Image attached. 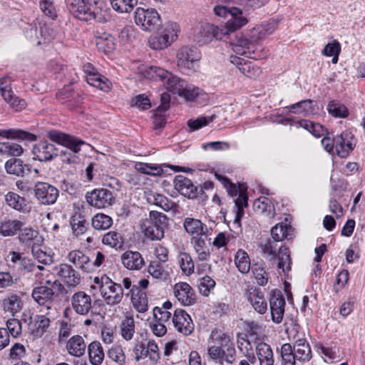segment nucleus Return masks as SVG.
I'll use <instances>...</instances> for the list:
<instances>
[{
	"instance_id": "obj_1",
	"label": "nucleus",
	"mask_w": 365,
	"mask_h": 365,
	"mask_svg": "<svg viewBox=\"0 0 365 365\" xmlns=\"http://www.w3.org/2000/svg\"><path fill=\"white\" fill-rule=\"evenodd\" d=\"M145 76L155 81H162L167 90L187 101H192L199 96V88H192L185 80L162 68L152 66L145 71Z\"/></svg>"
},
{
	"instance_id": "obj_2",
	"label": "nucleus",
	"mask_w": 365,
	"mask_h": 365,
	"mask_svg": "<svg viewBox=\"0 0 365 365\" xmlns=\"http://www.w3.org/2000/svg\"><path fill=\"white\" fill-rule=\"evenodd\" d=\"M212 345L207 348L209 358L223 365L232 364L235 360L236 350L230 336L221 330H213L210 334Z\"/></svg>"
},
{
	"instance_id": "obj_3",
	"label": "nucleus",
	"mask_w": 365,
	"mask_h": 365,
	"mask_svg": "<svg viewBox=\"0 0 365 365\" xmlns=\"http://www.w3.org/2000/svg\"><path fill=\"white\" fill-rule=\"evenodd\" d=\"M168 225V217L158 211H150L149 217L142 219L140 227L144 235L151 240H160L164 237L165 228Z\"/></svg>"
},
{
	"instance_id": "obj_4",
	"label": "nucleus",
	"mask_w": 365,
	"mask_h": 365,
	"mask_svg": "<svg viewBox=\"0 0 365 365\" xmlns=\"http://www.w3.org/2000/svg\"><path fill=\"white\" fill-rule=\"evenodd\" d=\"M67 5L70 12L81 21H101L96 7L85 0H67Z\"/></svg>"
},
{
	"instance_id": "obj_5",
	"label": "nucleus",
	"mask_w": 365,
	"mask_h": 365,
	"mask_svg": "<svg viewBox=\"0 0 365 365\" xmlns=\"http://www.w3.org/2000/svg\"><path fill=\"white\" fill-rule=\"evenodd\" d=\"M101 294L107 304H119L123 297V290L120 284L113 282L108 277L103 275L101 277Z\"/></svg>"
},
{
	"instance_id": "obj_6",
	"label": "nucleus",
	"mask_w": 365,
	"mask_h": 365,
	"mask_svg": "<svg viewBox=\"0 0 365 365\" xmlns=\"http://www.w3.org/2000/svg\"><path fill=\"white\" fill-rule=\"evenodd\" d=\"M178 32L179 26L175 22H169L161 34L150 38L149 45L153 49H164L176 39Z\"/></svg>"
},
{
	"instance_id": "obj_7",
	"label": "nucleus",
	"mask_w": 365,
	"mask_h": 365,
	"mask_svg": "<svg viewBox=\"0 0 365 365\" xmlns=\"http://www.w3.org/2000/svg\"><path fill=\"white\" fill-rule=\"evenodd\" d=\"M135 22L145 31H153L160 24V17L154 9L138 7L135 11Z\"/></svg>"
},
{
	"instance_id": "obj_8",
	"label": "nucleus",
	"mask_w": 365,
	"mask_h": 365,
	"mask_svg": "<svg viewBox=\"0 0 365 365\" xmlns=\"http://www.w3.org/2000/svg\"><path fill=\"white\" fill-rule=\"evenodd\" d=\"M177 64L182 69L195 70V63L201 58V54L194 46H184L177 52Z\"/></svg>"
},
{
	"instance_id": "obj_9",
	"label": "nucleus",
	"mask_w": 365,
	"mask_h": 365,
	"mask_svg": "<svg viewBox=\"0 0 365 365\" xmlns=\"http://www.w3.org/2000/svg\"><path fill=\"white\" fill-rule=\"evenodd\" d=\"M86 197L90 205L98 209L108 207L114 202L113 192L106 188L94 189Z\"/></svg>"
},
{
	"instance_id": "obj_10",
	"label": "nucleus",
	"mask_w": 365,
	"mask_h": 365,
	"mask_svg": "<svg viewBox=\"0 0 365 365\" xmlns=\"http://www.w3.org/2000/svg\"><path fill=\"white\" fill-rule=\"evenodd\" d=\"M233 52L237 55L245 56L250 58L257 59L262 57L258 53L259 46L245 37H240L230 43Z\"/></svg>"
},
{
	"instance_id": "obj_11",
	"label": "nucleus",
	"mask_w": 365,
	"mask_h": 365,
	"mask_svg": "<svg viewBox=\"0 0 365 365\" xmlns=\"http://www.w3.org/2000/svg\"><path fill=\"white\" fill-rule=\"evenodd\" d=\"M47 136L51 141L68 148L74 153H78L81 145L85 144L83 140L76 137L54 130L49 131Z\"/></svg>"
},
{
	"instance_id": "obj_12",
	"label": "nucleus",
	"mask_w": 365,
	"mask_h": 365,
	"mask_svg": "<svg viewBox=\"0 0 365 365\" xmlns=\"http://www.w3.org/2000/svg\"><path fill=\"white\" fill-rule=\"evenodd\" d=\"M35 197L43 205H52L58 197V190L46 182H37L34 187Z\"/></svg>"
},
{
	"instance_id": "obj_13",
	"label": "nucleus",
	"mask_w": 365,
	"mask_h": 365,
	"mask_svg": "<svg viewBox=\"0 0 365 365\" xmlns=\"http://www.w3.org/2000/svg\"><path fill=\"white\" fill-rule=\"evenodd\" d=\"M174 327L182 334L190 335L194 330V324L190 316L183 309H176L173 317Z\"/></svg>"
},
{
	"instance_id": "obj_14",
	"label": "nucleus",
	"mask_w": 365,
	"mask_h": 365,
	"mask_svg": "<svg viewBox=\"0 0 365 365\" xmlns=\"http://www.w3.org/2000/svg\"><path fill=\"white\" fill-rule=\"evenodd\" d=\"M58 149L46 140L40 141L34 145L32 153L34 159L39 161H50L58 155Z\"/></svg>"
},
{
	"instance_id": "obj_15",
	"label": "nucleus",
	"mask_w": 365,
	"mask_h": 365,
	"mask_svg": "<svg viewBox=\"0 0 365 365\" xmlns=\"http://www.w3.org/2000/svg\"><path fill=\"white\" fill-rule=\"evenodd\" d=\"M353 138L354 135L349 131H344L334 138L335 152L338 156L346 158L354 150Z\"/></svg>"
},
{
	"instance_id": "obj_16",
	"label": "nucleus",
	"mask_w": 365,
	"mask_h": 365,
	"mask_svg": "<svg viewBox=\"0 0 365 365\" xmlns=\"http://www.w3.org/2000/svg\"><path fill=\"white\" fill-rule=\"evenodd\" d=\"M58 296V292L54 291L48 286H40L36 287L32 292L34 299L41 306H44L46 309H51L53 301L55 297Z\"/></svg>"
},
{
	"instance_id": "obj_17",
	"label": "nucleus",
	"mask_w": 365,
	"mask_h": 365,
	"mask_svg": "<svg viewBox=\"0 0 365 365\" xmlns=\"http://www.w3.org/2000/svg\"><path fill=\"white\" fill-rule=\"evenodd\" d=\"M285 299L280 291L274 292L269 299L272 319L276 324L282 322L284 313Z\"/></svg>"
},
{
	"instance_id": "obj_18",
	"label": "nucleus",
	"mask_w": 365,
	"mask_h": 365,
	"mask_svg": "<svg viewBox=\"0 0 365 365\" xmlns=\"http://www.w3.org/2000/svg\"><path fill=\"white\" fill-rule=\"evenodd\" d=\"M71 307L76 313L86 315L92 308L91 297L84 292L75 293L71 299Z\"/></svg>"
},
{
	"instance_id": "obj_19",
	"label": "nucleus",
	"mask_w": 365,
	"mask_h": 365,
	"mask_svg": "<svg viewBox=\"0 0 365 365\" xmlns=\"http://www.w3.org/2000/svg\"><path fill=\"white\" fill-rule=\"evenodd\" d=\"M174 187L181 195L190 199L196 198L199 193L197 187L189 178L182 175L175 177Z\"/></svg>"
},
{
	"instance_id": "obj_20",
	"label": "nucleus",
	"mask_w": 365,
	"mask_h": 365,
	"mask_svg": "<svg viewBox=\"0 0 365 365\" xmlns=\"http://www.w3.org/2000/svg\"><path fill=\"white\" fill-rule=\"evenodd\" d=\"M173 292L175 297L184 306H190L195 302V292L186 282L177 283Z\"/></svg>"
},
{
	"instance_id": "obj_21",
	"label": "nucleus",
	"mask_w": 365,
	"mask_h": 365,
	"mask_svg": "<svg viewBox=\"0 0 365 365\" xmlns=\"http://www.w3.org/2000/svg\"><path fill=\"white\" fill-rule=\"evenodd\" d=\"M5 203L11 209L22 213H29L31 210V205L28 200L14 192H8L4 195Z\"/></svg>"
},
{
	"instance_id": "obj_22",
	"label": "nucleus",
	"mask_w": 365,
	"mask_h": 365,
	"mask_svg": "<svg viewBox=\"0 0 365 365\" xmlns=\"http://www.w3.org/2000/svg\"><path fill=\"white\" fill-rule=\"evenodd\" d=\"M68 261L77 269L83 272H90L93 270V264L90 257L79 250H72L68 255Z\"/></svg>"
},
{
	"instance_id": "obj_23",
	"label": "nucleus",
	"mask_w": 365,
	"mask_h": 365,
	"mask_svg": "<svg viewBox=\"0 0 365 365\" xmlns=\"http://www.w3.org/2000/svg\"><path fill=\"white\" fill-rule=\"evenodd\" d=\"M56 274L70 286H76L81 282L80 274L69 264H61L55 267Z\"/></svg>"
},
{
	"instance_id": "obj_24",
	"label": "nucleus",
	"mask_w": 365,
	"mask_h": 365,
	"mask_svg": "<svg viewBox=\"0 0 365 365\" xmlns=\"http://www.w3.org/2000/svg\"><path fill=\"white\" fill-rule=\"evenodd\" d=\"M123 266L130 270H139L145 264L141 254L138 252L126 251L121 256Z\"/></svg>"
},
{
	"instance_id": "obj_25",
	"label": "nucleus",
	"mask_w": 365,
	"mask_h": 365,
	"mask_svg": "<svg viewBox=\"0 0 365 365\" xmlns=\"http://www.w3.org/2000/svg\"><path fill=\"white\" fill-rule=\"evenodd\" d=\"M230 62L236 65L240 72L249 78H255L261 72L259 68L252 65V62L236 56L232 55L230 56Z\"/></svg>"
},
{
	"instance_id": "obj_26",
	"label": "nucleus",
	"mask_w": 365,
	"mask_h": 365,
	"mask_svg": "<svg viewBox=\"0 0 365 365\" xmlns=\"http://www.w3.org/2000/svg\"><path fill=\"white\" fill-rule=\"evenodd\" d=\"M185 231L193 237L206 236L207 227L200 220L186 217L183 222Z\"/></svg>"
},
{
	"instance_id": "obj_27",
	"label": "nucleus",
	"mask_w": 365,
	"mask_h": 365,
	"mask_svg": "<svg viewBox=\"0 0 365 365\" xmlns=\"http://www.w3.org/2000/svg\"><path fill=\"white\" fill-rule=\"evenodd\" d=\"M18 238L21 243L32 245V247L40 245L43 242V238L38 231L31 227L21 228Z\"/></svg>"
},
{
	"instance_id": "obj_28",
	"label": "nucleus",
	"mask_w": 365,
	"mask_h": 365,
	"mask_svg": "<svg viewBox=\"0 0 365 365\" xmlns=\"http://www.w3.org/2000/svg\"><path fill=\"white\" fill-rule=\"evenodd\" d=\"M86 346L83 336L74 335L68 340L66 348L70 355L81 357L84 355Z\"/></svg>"
},
{
	"instance_id": "obj_29",
	"label": "nucleus",
	"mask_w": 365,
	"mask_h": 365,
	"mask_svg": "<svg viewBox=\"0 0 365 365\" xmlns=\"http://www.w3.org/2000/svg\"><path fill=\"white\" fill-rule=\"evenodd\" d=\"M255 351L260 365H274L273 351L270 346L264 342H257Z\"/></svg>"
},
{
	"instance_id": "obj_30",
	"label": "nucleus",
	"mask_w": 365,
	"mask_h": 365,
	"mask_svg": "<svg viewBox=\"0 0 365 365\" xmlns=\"http://www.w3.org/2000/svg\"><path fill=\"white\" fill-rule=\"evenodd\" d=\"M145 195L148 203L158 206L165 211H169L173 207L174 203L162 194L148 190L145 192Z\"/></svg>"
},
{
	"instance_id": "obj_31",
	"label": "nucleus",
	"mask_w": 365,
	"mask_h": 365,
	"mask_svg": "<svg viewBox=\"0 0 365 365\" xmlns=\"http://www.w3.org/2000/svg\"><path fill=\"white\" fill-rule=\"evenodd\" d=\"M131 302L133 307L140 313L148 310V298L145 292L134 285L130 289Z\"/></svg>"
},
{
	"instance_id": "obj_32",
	"label": "nucleus",
	"mask_w": 365,
	"mask_h": 365,
	"mask_svg": "<svg viewBox=\"0 0 365 365\" xmlns=\"http://www.w3.org/2000/svg\"><path fill=\"white\" fill-rule=\"evenodd\" d=\"M96 45L98 51L108 54L115 48V38L108 33H97L96 36Z\"/></svg>"
},
{
	"instance_id": "obj_33",
	"label": "nucleus",
	"mask_w": 365,
	"mask_h": 365,
	"mask_svg": "<svg viewBox=\"0 0 365 365\" xmlns=\"http://www.w3.org/2000/svg\"><path fill=\"white\" fill-rule=\"evenodd\" d=\"M23 304L21 297L15 294H9L2 299L3 310L12 316L22 309Z\"/></svg>"
},
{
	"instance_id": "obj_34",
	"label": "nucleus",
	"mask_w": 365,
	"mask_h": 365,
	"mask_svg": "<svg viewBox=\"0 0 365 365\" xmlns=\"http://www.w3.org/2000/svg\"><path fill=\"white\" fill-rule=\"evenodd\" d=\"M294 354L299 361H309L311 359V348L305 339L299 338L296 339L294 345Z\"/></svg>"
},
{
	"instance_id": "obj_35",
	"label": "nucleus",
	"mask_w": 365,
	"mask_h": 365,
	"mask_svg": "<svg viewBox=\"0 0 365 365\" xmlns=\"http://www.w3.org/2000/svg\"><path fill=\"white\" fill-rule=\"evenodd\" d=\"M88 354L92 365H101L105 358L103 348L97 341H93L88 345Z\"/></svg>"
},
{
	"instance_id": "obj_36",
	"label": "nucleus",
	"mask_w": 365,
	"mask_h": 365,
	"mask_svg": "<svg viewBox=\"0 0 365 365\" xmlns=\"http://www.w3.org/2000/svg\"><path fill=\"white\" fill-rule=\"evenodd\" d=\"M230 19L226 23L231 32L234 33L247 23L246 17L242 16V10L232 7L230 9Z\"/></svg>"
},
{
	"instance_id": "obj_37",
	"label": "nucleus",
	"mask_w": 365,
	"mask_h": 365,
	"mask_svg": "<svg viewBox=\"0 0 365 365\" xmlns=\"http://www.w3.org/2000/svg\"><path fill=\"white\" fill-rule=\"evenodd\" d=\"M247 299L258 313L264 314L267 309V302L261 292L253 290L247 294Z\"/></svg>"
},
{
	"instance_id": "obj_38",
	"label": "nucleus",
	"mask_w": 365,
	"mask_h": 365,
	"mask_svg": "<svg viewBox=\"0 0 365 365\" xmlns=\"http://www.w3.org/2000/svg\"><path fill=\"white\" fill-rule=\"evenodd\" d=\"M293 229L291 225L277 224L271 230V235L273 240L281 242L284 239L291 240L293 237Z\"/></svg>"
},
{
	"instance_id": "obj_39",
	"label": "nucleus",
	"mask_w": 365,
	"mask_h": 365,
	"mask_svg": "<svg viewBox=\"0 0 365 365\" xmlns=\"http://www.w3.org/2000/svg\"><path fill=\"white\" fill-rule=\"evenodd\" d=\"M246 190L247 187H240L239 196L234 200L235 206L237 208V211L236 212L233 224L238 227L240 225V220L244 215L243 208L247 207L248 205Z\"/></svg>"
},
{
	"instance_id": "obj_40",
	"label": "nucleus",
	"mask_w": 365,
	"mask_h": 365,
	"mask_svg": "<svg viewBox=\"0 0 365 365\" xmlns=\"http://www.w3.org/2000/svg\"><path fill=\"white\" fill-rule=\"evenodd\" d=\"M23 225L24 223L18 220L4 221L0 224V235L4 237L14 236Z\"/></svg>"
},
{
	"instance_id": "obj_41",
	"label": "nucleus",
	"mask_w": 365,
	"mask_h": 365,
	"mask_svg": "<svg viewBox=\"0 0 365 365\" xmlns=\"http://www.w3.org/2000/svg\"><path fill=\"white\" fill-rule=\"evenodd\" d=\"M5 169L9 174L22 176L25 170H29L28 165L24 164L20 159H10L5 163Z\"/></svg>"
},
{
	"instance_id": "obj_42",
	"label": "nucleus",
	"mask_w": 365,
	"mask_h": 365,
	"mask_svg": "<svg viewBox=\"0 0 365 365\" xmlns=\"http://www.w3.org/2000/svg\"><path fill=\"white\" fill-rule=\"evenodd\" d=\"M277 258L279 261L277 267L282 269L284 273L288 272L291 269V258L289 248L281 246L277 255Z\"/></svg>"
},
{
	"instance_id": "obj_43",
	"label": "nucleus",
	"mask_w": 365,
	"mask_h": 365,
	"mask_svg": "<svg viewBox=\"0 0 365 365\" xmlns=\"http://www.w3.org/2000/svg\"><path fill=\"white\" fill-rule=\"evenodd\" d=\"M313 101L311 100L302 101L287 107L289 111L302 115H309L314 113Z\"/></svg>"
},
{
	"instance_id": "obj_44",
	"label": "nucleus",
	"mask_w": 365,
	"mask_h": 365,
	"mask_svg": "<svg viewBox=\"0 0 365 365\" xmlns=\"http://www.w3.org/2000/svg\"><path fill=\"white\" fill-rule=\"evenodd\" d=\"M235 263L238 270L243 274L247 273L250 269V260L247 253L239 250L235 257Z\"/></svg>"
},
{
	"instance_id": "obj_45",
	"label": "nucleus",
	"mask_w": 365,
	"mask_h": 365,
	"mask_svg": "<svg viewBox=\"0 0 365 365\" xmlns=\"http://www.w3.org/2000/svg\"><path fill=\"white\" fill-rule=\"evenodd\" d=\"M120 333L123 338L130 340L135 333V321L132 316L126 315L120 324Z\"/></svg>"
},
{
	"instance_id": "obj_46",
	"label": "nucleus",
	"mask_w": 365,
	"mask_h": 365,
	"mask_svg": "<svg viewBox=\"0 0 365 365\" xmlns=\"http://www.w3.org/2000/svg\"><path fill=\"white\" fill-rule=\"evenodd\" d=\"M24 152L21 145L11 141L0 143V155L20 156Z\"/></svg>"
},
{
	"instance_id": "obj_47",
	"label": "nucleus",
	"mask_w": 365,
	"mask_h": 365,
	"mask_svg": "<svg viewBox=\"0 0 365 365\" xmlns=\"http://www.w3.org/2000/svg\"><path fill=\"white\" fill-rule=\"evenodd\" d=\"M110 1L112 8L119 13H130L138 4V0Z\"/></svg>"
},
{
	"instance_id": "obj_48",
	"label": "nucleus",
	"mask_w": 365,
	"mask_h": 365,
	"mask_svg": "<svg viewBox=\"0 0 365 365\" xmlns=\"http://www.w3.org/2000/svg\"><path fill=\"white\" fill-rule=\"evenodd\" d=\"M112 224V218L110 216L103 213L96 214L92 219V226L96 230H107L111 227Z\"/></svg>"
},
{
	"instance_id": "obj_49",
	"label": "nucleus",
	"mask_w": 365,
	"mask_h": 365,
	"mask_svg": "<svg viewBox=\"0 0 365 365\" xmlns=\"http://www.w3.org/2000/svg\"><path fill=\"white\" fill-rule=\"evenodd\" d=\"M261 248L264 256L269 257L270 260H275L280 247L278 246L277 242L269 239L261 245Z\"/></svg>"
},
{
	"instance_id": "obj_50",
	"label": "nucleus",
	"mask_w": 365,
	"mask_h": 365,
	"mask_svg": "<svg viewBox=\"0 0 365 365\" xmlns=\"http://www.w3.org/2000/svg\"><path fill=\"white\" fill-rule=\"evenodd\" d=\"M178 263L184 274L189 276L193 273L195 265L189 254L181 252L178 256Z\"/></svg>"
},
{
	"instance_id": "obj_51",
	"label": "nucleus",
	"mask_w": 365,
	"mask_h": 365,
	"mask_svg": "<svg viewBox=\"0 0 365 365\" xmlns=\"http://www.w3.org/2000/svg\"><path fill=\"white\" fill-rule=\"evenodd\" d=\"M207 30L208 33H211L216 39L222 40L228 37L232 34L230 29L228 28L227 24L222 26H215L213 25H206L203 29Z\"/></svg>"
},
{
	"instance_id": "obj_52",
	"label": "nucleus",
	"mask_w": 365,
	"mask_h": 365,
	"mask_svg": "<svg viewBox=\"0 0 365 365\" xmlns=\"http://www.w3.org/2000/svg\"><path fill=\"white\" fill-rule=\"evenodd\" d=\"M327 110L330 115L336 118H346L349 115L348 108L344 105L334 101L329 103Z\"/></svg>"
},
{
	"instance_id": "obj_53",
	"label": "nucleus",
	"mask_w": 365,
	"mask_h": 365,
	"mask_svg": "<svg viewBox=\"0 0 365 365\" xmlns=\"http://www.w3.org/2000/svg\"><path fill=\"white\" fill-rule=\"evenodd\" d=\"M102 242L111 247L119 248L123 245V239L120 233L110 231L103 235Z\"/></svg>"
},
{
	"instance_id": "obj_54",
	"label": "nucleus",
	"mask_w": 365,
	"mask_h": 365,
	"mask_svg": "<svg viewBox=\"0 0 365 365\" xmlns=\"http://www.w3.org/2000/svg\"><path fill=\"white\" fill-rule=\"evenodd\" d=\"M50 325V319L43 315H37L34 319L33 334L41 336Z\"/></svg>"
},
{
	"instance_id": "obj_55",
	"label": "nucleus",
	"mask_w": 365,
	"mask_h": 365,
	"mask_svg": "<svg viewBox=\"0 0 365 365\" xmlns=\"http://www.w3.org/2000/svg\"><path fill=\"white\" fill-rule=\"evenodd\" d=\"M148 272L155 279H163L167 277V272L160 262L153 261L148 267Z\"/></svg>"
},
{
	"instance_id": "obj_56",
	"label": "nucleus",
	"mask_w": 365,
	"mask_h": 365,
	"mask_svg": "<svg viewBox=\"0 0 365 365\" xmlns=\"http://www.w3.org/2000/svg\"><path fill=\"white\" fill-rule=\"evenodd\" d=\"M213 116L205 117L201 116L196 119H190L187 120V124L189 128V132L197 130L208 124L209 122H212Z\"/></svg>"
},
{
	"instance_id": "obj_57",
	"label": "nucleus",
	"mask_w": 365,
	"mask_h": 365,
	"mask_svg": "<svg viewBox=\"0 0 365 365\" xmlns=\"http://www.w3.org/2000/svg\"><path fill=\"white\" fill-rule=\"evenodd\" d=\"M135 168L137 171L141 173L151 175H158L163 172L162 168L159 166L150 165L147 163H143L135 164Z\"/></svg>"
},
{
	"instance_id": "obj_58",
	"label": "nucleus",
	"mask_w": 365,
	"mask_h": 365,
	"mask_svg": "<svg viewBox=\"0 0 365 365\" xmlns=\"http://www.w3.org/2000/svg\"><path fill=\"white\" fill-rule=\"evenodd\" d=\"M16 131L12 129L9 130H0V137L10 138L18 137L22 139H26L30 141H34L36 139V136L32 133H29L27 132L19 131V134L16 135Z\"/></svg>"
},
{
	"instance_id": "obj_59",
	"label": "nucleus",
	"mask_w": 365,
	"mask_h": 365,
	"mask_svg": "<svg viewBox=\"0 0 365 365\" xmlns=\"http://www.w3.org/2000/svg\"><path fill=\"white\" fill-rule=\"evenodd\" d=\"M253 206L255 210L262 213H267V215H269L273 210L270 200L267 197H260L255 200Z\"/></svg>"
},
{
	"instance_id": "obj_60",
	"label": "nucleus",
	"mask_w": 365,
	"mask_h": 365,
	"mask_svg": "<svg viewBox=\"0 0 365 365\" xmlns=\"http://www.w3.org/2000/svg\"><path fill=\"white\" fill-rule=\"evenodd\" d=\"M215 286V282L211 277L205 276L200 279L198 284L199 292L204 296H208L210 290Z\"/></svg>"
},
{
	"instance_id": "obj_61",
	"label": "nucleus",
	"mask_w": 365,
	"mask_h": 365,
	"mask_svg": "<svg viewBox=\"0 0 365 365\" xmlns=\"http://www.w3.org/2000/svg\"><path fill=\"white\" fill-rule=\"evenodd\" d=\"M6 330L13 337L16 338L21 334V323L17 319H9L6 322Z\"/></svg>"
},
{
	"instance_id": "obj_62",
	"label": "nucleus",
	"mask_w": 365,
	"mask_h": 365,
	"mask_svg": "<svg viewBox=\"0 0 365 365\" xmlns=\"http://www.w3.org/2000/svg\"><path fill=\"white\" fill-rule=\"evenodd\" d=\"M108 356L112 361L123 365L125 361L124 352L120 346H115L110 349L108 351Z\"/></svg>"
},
{
	"instance_id": "obj_63",
	"label": "nucleus",
	"mask_w": 365,
	"mask_h": 365,
	"mask_svg": "<svg viewBox=\"0 0 365 365\" xmlns=\"http://www.w3.org/2000/svg\"><path fill=\"white\" fill-rule=\"evenodd\" d=\"M146 352L148 354L147 356L149 357L153 363L156 364L159 361L160 358L159 349L157 344L153 340H150L148 342Z\"/></svg>"
},
{
	"instance_id": "obj_64",
	"label": "nucleus",
	"mask_w": 365,
	"mask_h": 365,
	"mask_svg": "<svg viewBox=\"0 0 365 365\" xmlns=\"http://www.w3.org/2000/svg\"><path fill=\"white\" fill-rule=\"evenodd\" d=\"M40 8L43 14L51 19H55L57 16L56 11L53 5L52 0H41Z\"/></svg>"
}]
</instances>
